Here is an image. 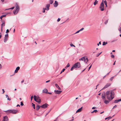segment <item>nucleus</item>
Here are the masks:
<instances>
[{
  "instance_id": "13d9d810",
  "label": "nucleus",
  "mask_w": 121,
  "mask_h": 121,
  "mask_svg": "<svg viewBox=\"0 0 121 121\" xmlns=\"http://www.w3.org/2000/svg\"><path fill=\"white\" fill-rule=\"evenodd\" d=\"M47 94H52V93H51V92H47Z\"/></svg>"
},
{
  "instance_id": "58836bf2",
  "label": "nucleus",
  "mask_w": 121,
  "mask_h": 121,
  "mask_svg": "<svg viewBox=\"0 0 121 121\" xmlns=\"http://www.w3.org/2000/svg\"><path fill=\"white\" fill-rule=\"evenodd\" d=\"M46 10V8H43V13H44L45 12V10Z\"/></svg>"
},
{
  "instance_id": "b1692460",
  "label": "nucleus",
  "mask_w": 121,
  "mask_h": 121,
  "mask_svg": "<svg viewBox=\"0 0 121 121\" xmlns=\"http://www.w3.org/2000/svg\"><path fill=\"white\" fill-rule=\"evenodd\" d=\"M118 40V39H114L113 40H112L111 41V43H112V42H115L116 41H117V40Z\"/></svg>"
},
{
  "instance_id": "2eb2a0df",
  "label": "nucleus",
  "mask_w": 121,
  "mask_h": 121,
  "mask_svg": "<svg viewBox=\"0 0 121 121\" xmlns=\"http://www.w3.org/2000/svg\"><path fill=\"white\" fill-rule=\"evenodd\" d=\"M20 69V67H19L18 66L17 67L15 71L14 72L15 73H17V72L18 70Z\"/></svg>"
},
{
  "instance_id": "c9c22d12",
  "label": "nucleus",
  "mask_w": 121,
  "mask_h": 121,
  "mask_svg": "<svg viewBox=\"0 0 121 121\" xmlns=\"http://www.w3.org/2000/svg\"><path fill=\"white\" fill-rule=\"evenodd\" d=\"M14 7H12V8H9V9H6V10H9V9H14Z\"/></svg>"
},
{
  "instance_id": "2f4dec72",
  "label": "nucleus",
  "mask_w": 121,
  "mask_h": 121,
  "mask_svg": "<svg viewBox=\"0 0 121 121\" xmlns=\"http://www.w3.org/2000/svg\"><path fill=\"white\" fill-rule=\"evenodd\" d=\"M74 66H73H73L71 67V69H70V70L71 71H72L73 69L74 68Z\"/></svg>"
},
{
  "instance_id": "aec40b11",
  "label": "nucleus",
  "mask_w": 121,
  "mask_h": 121,
  "mask_svg": "<svg viewBox=\"0 0 121 121\" xmlns=\"http://www.w3.org/2000/svg\"><path fill=\"white\" fill-rule=\"evenodd\" d=\"M8 37H5L4 38V42L5 43L7 42V39H8Z\"/></svg>"
},
{
  "instance_id": "79ce46f5",
  "label": "nucleus",
  "mask_w": 121,
  "mask_h": 121,
  "mask_svg": "<svg viewBox=\"0 0 121 121\" xmlns=\"http://www.w3.org/2000/svg\"><path fill=\"white\" fill-rule=\"evenodd\" d=\"M83 57H82L81 58H80L79 59V60H82V61H83Z\"/></svg>"
},
{
  "instance_id": "c03bdc74",
  "label": "nucleus",
  "mask_w": 121,
  "mask_h": 121,
  "mask_svg": "<svg viewBox=\"0 0 121 121\" xmlns=\"http://www.w3.org/2000/svg\"><path fill=\"white\" fill-rule=\"evenodd\" d=\"M70 45L71 47H75V46L73 44H70Z\"/></svg>"
},
{
  "instance_id": "a211bd4d",
  "label": "nucleus",
  "mask_w": 121,
  "mask_h": 121,
  "mask_svg": "<svg viewBox=\"0 0 121 121\" xmlns=\"http://www.w3.org/2000/svg\"><path fill=\"white\" fill-rule=\"evenodd\" d=\"M6 15H4L1 16L0 17V18L1 19V20H2V18L3 17H6Z\"/></svg>"
},
{
  "instance_id": "bb28decb",
  "label": "nucleus",
  "mask_w": 121,
  "mask_h": 121,
  "mask_svg": "<svg viewBox=\"0 0 121 121\" xmlns=\"http://www.w3.org/2000/svg\"><path fill=\"white\" fill-rule=\"evenodd\" d=\"M88 61V60L87 58H86V60L85 62L86 64H87Z\"/></svg>"
},
{
  "instance_id": "dca6fc26",
  "label": "nucleus",
  "mask_w": 121,
  "mask_h": 121,
  "mask_svg": "<svg viewBox=\"0 0 121 121\" xmlns=\"http://www.w3.org/2000/svg\"><path fill=\"white\" fill-rule=\"evenodd\" d=\"M48 92V90L46 89H44L43 91V92L45 93H47Z\"/></svg>"
},
{
  "instance_id": "f3484780",
  "label": "nucleus",
  "mask_w": 121,
  "mask_h": 121,
  "mask_svg": "<svg viewBox=\"0 0 121 121\" xmlns=\"http://www.w3.org/2000/svg\"><path fill=\"white\" fill-rule=\"evenodd\" d=\"M104 100V102L106 104H107L108 103H109V102L110 101H109V100Z\"/></svg>"
},
{
  "instance_id": "473e14b6",
  "label": "nucleus",
  "mask_w": 121,
  "mask_h": 121,
  "mask_svg": "<svg viewBox=\"0 0 121 121\" xmlns=\"http://www.w3.org/2000/svg\"><path fill=\"white\" fill-rule=\"evenodd\" d=\"M32 106L33 107V108L34 109H35V104H34L33 103H32Z\"/></svg>"
},
{
  "instance_id": "f8f14e48",
  "label": "nucleus",
  "mask_w": 121,
  "mask_h": 121,
  "mask_svg": "<svg viewBox=\"0 0 121 121\" xmlns=\"http://www.w3.org/2000/svg\"><path fill=\"white\" fill-rule=\"evenodd\" d=\"M50 6V5L49 4H47L46 6V7L47 8H46V10L47 11H48L49 10V8Z\"/></svg>"
},
{
  "instance_id": "5fc2aeb1",
  "label": "nucleus",
  "mask_w": 121,
  "mask_h": 121,
  "mask_svg": "<svg viewBox=\"0 0 121 121\" xmlns=\"http://www.w3.org/2000/svg\"><path fill=\"white\" fill-rule=\"evenodd\" d=\"M60 18H59L57 20V21L58 22L60 20Z\"/></svg>"
},
{
  "instance_id": "72a5a7b5",
  "label": "nucleus",
  "mask_w": 121,
  "mask_h": 121,
  "mask_svg": "<svg viewBox=\"0 0 121 121\" xmlns=\"http://www.w3.org/2000/svg\"><path fill=\"white\" fill-rule=\"evenodd\" d=\"M69 66L70 65L69 64V63H68L65 68L66 69L67 67H69Z\"/></svg>"
},
{
  "instance_id": "423d86ee",
  "label": "nucleus",
  "mask_w": 121,
  "mask_h": 121,
  "mask_svg": "<svg viewBox=\"0 0 121 121\" xmlns=\"http://www.w3.org/2000/svg\"><path fill=\"white\" fill-rule=\"evenodd\" d=\"M73 65L74 67V68H78L80 67V64L79 62H77Z\"/></svg>"
},
{
  "instance_id": "6e6d98bb",
  "label": "nucleus",
  "mask_w": 121,
  "mask_h": 121,
  "mask_svg": "<svg viewBox=\"0 0 121 121\" xmlns=\"http://www.w3.org/2000/svg\"><path fill=\"white\" fill-rule=\"evenodd\" d=\"M117 107V106L116 105H115L112 108V109H113L114 108H116Z\"/></svg>"
},
{
  "instance_id": "052dcab7",
  "label": "nucleus",
  "mask_w": 121,
  "mask_h": 121,
  "mask_svg": "<svg viewBox=\"0 0 121 121\" xmlns=\"http://www.w3.org/2000/svg\"><path fill=\"white\" fill-rule=\"evenodd\" d=\"M9 32V30L8 29H7L6 31V33H8Z\"/></svg>"
},
{
  "instance_id": "4d7b16f0",
  "label": "nucleus",
  "mask_w": 121,
  "mask_h": 121,
  "mask_svg": "<svg viewBox=\"0 0 121 121\" xmlns=\"http://www.w3.org/2000/svg\"><path fill=\"white\" fill-rule=\"evenodd\" d=\"M108 118V119L109 120L111 118H112V117H110V116H109V117H107Z\"/></svg>"
},
{
  "instance_id": "0eeeda50",
  "label": "nucleus",
  "mask_w": 121,
  "mask_h": 121,
  "mask_svg": "<svg viewBox=\"0 0 121 121\" xmlns=\"http://www.w3.org/2000/svg\"><path fill=\"white\" fill-rule=\"evenodd\" d=\"M49 105L47 103H45L42 105L40 106V107L43 108H45L48 107Z\"/></svg>"
},
{
  "instance_id": "6e6552de",
  "label": "nucleus",
  "mask_w": 121,
  "mask_h": 121,
  "mask_svg": "<svg viewBox=\"0 0 121 121\" xmlns=\"http://www.w3.org/2000/svg\"><path fill=\"white\" fill-rule=\"evenodd\" d=\"M8 117L5 116L3 117V121H8Z\"/></svg>"
},
{
  "instance_id": "cd10ccee",
  "label": "nucleus",
  "mask_w": 121,
  "mask_h": 121,
  "mask_svg": "<svg viewBox=\"0 0 121 121\" xmlns=\"http://www.w3.org/2000/svg\"><path fill=\"white\" fill-rule=\"evenodd\" d=\"M86 56L83 57V61L84 62H85V60H86Z\"/></svg>"
},
{
  "instance_id": "338daca9",
  "label": "nucleus",
  "mask_w": 121,
  "mask_h": 121,
  "mask_svg": "<svg viewBox=\"0 0 121 121\" xmlns=\"http://www.w3.org/2000/svg\"><path fill=\"white\" fill-rule=\"evenodd\" d=\"M2 68V65L0 64V69H1Z\"/></svg>"
},
{
  "instance_id": "4468645a",
  "label": "nucleus",
  "mask_w": 121,
  "mask_h": 121,
  "mask_svg": "<svg viewBox=\"0 0 121 121\" xmlns=\"http://www.w3.org/2000/svg\"><path fill=\"white\" fill-rule=\"evenodd\" d=\"M82 107L80 108L79 109H78L76 111V113H77L78 112H81L82 111Z\"/></svg>"
},
{
  "instance_id": "ea45409f",
  "label": "nucleus",
  "mask_w": 121,
  "mask_h": 121,
  "mask_svg": "<svg viewBox=\"0 0 121 121\" xmlns=\"http://www.w3.org/2000/svg\"><path fill=\"white\" fill-rule=\"evenodd\" d=\"M2 22L3 23V26H5L4 22L3 21H2Z\"/></svg>"
},
{
  "instance_id": "69168bd1",
  "label": "nucleus",
  "mask_w": 121,
  "mask_h": 121,
  "mask_svg": "<svg viewBox=\"0 0 121 121\" xmlns=\"http://www.w3.org/2000/svg\"><path fill=\"white\" fill-rule=\"evenodd\" d=\"M24 82V80H22V81L21 82V83H23Z\"/></svg>"
},
{
  "instance_id": "7c9ffc66",
  "label": "nucleus",
  "mask_w": 121,
  "mask_h": 121,
  "mask_svg": "<svg viewBox=\"0 0 121 121\" xmlns=\"http://www.w3.org/2000/svg\"><path fill=\"white\" fill-rule=\"evenodd\" d=\"M119 101H118V100H115L114 101V103H118L119 102Z\"/></svg>"
},
{
  "instance_id": "a19ab883",
  "label": "nucleus",
  "mask_w": 121,
  "mask_h": 121,
  "mask_svg": "<svg viewBox=\"0 0 121 121\" xmlns=\"http://www.w3.org/2000/svg\"><path fill=\"white\" fill-rule=\"evenodd\" d=\"M111 57L112 58H114V56L113 55H112L111 56Z\"/></svg>"
},
{
  "instance_id": "603ef678",
  "label": "nucleus",
  "mask_w": 121,
  "mask_h": 121,
  "mask_svg": "<svg viewBox=\"0 0 121 121\" xmlns=\"http://www.w3.org/2000/svg\"><path fill=\"white\" fill-rule=\"evenodd\" d=\"M101 44V42L100 41L99 42V43H98L97 44V45L98 46H99V44Z\"/></svg>"
},
{
  "instance_id": "f257e3e1",
  "label": "nucleus",
  "mask_w": 121,
  "mask_h": 121,
  "mask_svg": "<svg viewBox=\"0 0 121 121\" xmlns=\"http://www.w3.org/2000/svg\"><path fill=\"white\" fill-rule=\"evenodd\" d=\"M114 93L111 91H108L106 92V97L109 101L111 100L114 98Z\"/></svg>"
},
{
  "instance_id": "6ab92c4d",
  "label": "nucleus",
  "mask_w": 121,
  "mask_h": 121,
  "mask_svg": "<svg viewBox=\"0 0 121 121\" xmlns=\"http://www.w3.org/2000/svg\"><path fill=\"white\" fill-rule=\"evenodd\" d=\"M55 86L56 88H57L58 90H61L60 88V87L57 84H55Z\"/></svg>"
},
{
  "instance_id": "c85d7f7f",
  "label": "nucleus",
  "mask_w": 121,
  "mask_h": 121,
  "mask_svg": "<svg viewBox=\"0 0 121 121\" xmlns=\"http://www.w3.org/2000/svg\"><path fill=\"white\" fill-rule=\"evenodd\" d=\"M53 1L52 0H49V3L51 4H52L53 3Z\"/></svg>"
},
{
  "instance_id": "f704fd0d",
  "label": "nucleus",
  "mask_w": 121,
  "mask_h": 121,
  "mask_svg": "<svg viewBox=\"0 0 121 121\" xmlns=\"http://www.w3.org/2000/svg\"><path fill=\"white\" fill-rule=\"evenodd\" d=\"M114 76H113V77H112L110 79V80L111 81H112V80H113V79L114 78Z\"/></svg>"
},
{
  "instance_id": "680f3d73",
  "label": "nucleus",
  "mask_w": 121,
  "mask_h": 121,
  "mask_svg": "<svg viewBox=\"0 0 121 121\" xmlns=\"http://www.w3.org/2000/svg\"><path fill=\"white\" fill-rule=\"evenodd\" d=\"M96 108L95 107H93L92 108V109H94Z\"/></svg>"
},
{
  "instance_id": "ddd939ff",
  "label": "nucleus",
  "mask_w": 121,
  "mask_h": 121,
  "mask_svg": "<svg viewBox=\"0 0 121 121\" xmlns=\"http://www.w3.org/2000/svg\"><path fill=\"white\" fill-rule=\"evenodd\" d=\"M111 85V84L110 83H107L106 85H105L104 87L103 88V89L107 88L109 86Z\"/></svg>"
},
{
  "instance_id": "09e8293b",
  "label": "nucleus",
  "mask_w": 121,
  "mask_h": 121,
  "mask_svg": "<svg viewBox=\"0 0 121 121\" xmlns=\"http://www.w3.org/2000/svg\"><path fill=\"white\" fill-rule=\"evenodd\" d=\"M102 52H101L100 53H99L96 56L97 57H98L99 56L101 53Z\"/></svg>"
},
{
  "instance_id": "774afa93",
  "label": "nucleus",
  "mask_w": 121,
  "mask_h": 121,
  "mask_svg": "<svg viewBox=\"0 0 121 121\" xmlns=\"http://www.w3.org/2000/svg\"><path fill=\"white\" fill-rule=\"evenodd\" d=\"M118 101H119H119H121V99H118Z\"/></svg>"
},
{
  "instance_id": "de8ad7c7",
  "label": "nucleus",
  "mask_w": 121,
  "mask_h": 121,
  "mask_svg": "<svg viewBox=\"0 0 121 121\" xmlns=\"http://www.w3.org/2000/svg\"><path fill=\"white\" fill-rule=\"evenodd\" d=\"M84 29V28H82L79 30L80 32V31L83 30Z\"/></svg>"
},
{
  "instance_id": "c756f323",
  "label": "nucleus",
  "mask_w": 121,
  "mask_h": 121,
  "mask_svg": "<svg viewBox=\"0 0 121 121\" xmlns=\"http://www.w3.org/2000/svg\"><path fill=\"white\" fill-rule=\"evenodd\" d=\"M104 3L105 5H106V7H107V2L106 0L104 1Z\"/></svg>"
},
{
  "instance_id": "0e129e2a",
  "label": "nucleus",
  "mask_w": 121,
  "mask_h": 121,
  "mask_svg": "<svg viewBox=\"0 0 121 121\" xmlns=\"http://www.w3.org/2000/svg\"><path fill=\"white\" fill-rule=\"evenodd\" d=\"M33 98V96H32L31 97V100Z\"/></svg>"
},
{
  "instance_id": "49530a36",
  "label": "nucleus",
  "mask_w": 121,
  "mask_h": 121,
  "mask_svg": "<svg viewBox=\"0 0 121 121\" xmlns=\"http://www.w3.org/2000/svg\"><path fill=\"white\" fill-rule=\"evenodd\" d=\"M24 105L23 104V103L22 102H21V105L22 106H23Z\"/></svg>"
},
{
  "instance_id": "3c124183",
  "label": "nucleus",
  "mask_w": 121,
  "mask_h": 121,
  "mask_svg": "<svg viewBox=\"0 0 121 121\" xmlns=\"http://www.w3.org/2000/svg\"><path fill=\"white\" fill-rule=\"evenodd\" d=\"M3 26V23H2V24H1V30L2 31V28Z\"/></svg>"
},
{
  "instance_id": "37998d69",
  "label": "nucleus",
  "mask_w": 121,
  "mask_h": 121,
  "mask_svg": "<svg viewBox=\"0 0 121 121\" xmlns=\"http://www.w3.org/2000/svg\"><path fill=\"white\" fill-rule=\"evenodd\" d=\"M108 20H106L105 21V23H104L105 24H106L108 23Z\"/></svg>"
},
{
  "instance_id": "bf43d9fd",
  "label": "nucleus",
  "mask_w": 121,
  "mask_h": 121,
  "mask_svg": "<svg viewBox=\"0 0 121 121\" xmlns=\"http://www.w3.org/2000/svg\"><path fill=\"white\" fill-rule=\"evenodd\" d=\"M8 34H7L5 35V37H8Z\"/></svg>"
},
{
  "instance_id": "e433bc0d",
  "label": "nucleus",
  "mask_w": 121,
  "mask_h": 121,
  "mask_svg": "<svg viewBox=\"0 0 121 121\" xmlns=\"http://www.w3.org/2000/svg\"><path fill=\"white\" fill-rule=\"evenodd\" d=\"M65 70V69L64 68L61 71V72L60 73V74H61L62 72H64Z\"/></svg>"
},
{
  "instance_id": "a878e982",
  "label": "nucleus",
  "mask_w": 121,
  "mask_h": 121,
  "mask_svg": "<svg viewBox=\"0 0 121 121\" xmlns=\"http://www.w3.org/2000/svg\"><path fill=\"white\" fill-rule=\"evenodd\" d=\"M97 111H98L97 110L95 109V110H94L91 113H93L94 112L96 113Z\"/></svg>"
},
{
  "instance_id": "393cba45",
  "label": "nucleus",
  "mask_w": 121,
  "mask_h": 121,
  "mask_svg": "<svg viewBox=\"0 0 121 121\" xmlns=\"http://www.w3.org/2000/svg\"><path fill=\"white\" fill-rule=\"evenodd\" d=\"M107 43H107V42H103V44H102L103 45V46L105 45H106V44H107Z\"/></svg>"
},
{
  "instance_id": "e2e57ef3",
  "label": "nucleus",
  "mask_w": 121,
  "mask_h": 121,
  "mask_svg": "<svg viewBox=\"0 0 121 121\" xmlns=\"http://www.w3.org/2000/svg\"><path fill=\"white\" fill-rule=\"evenodd\" d=\"M2 36L1 34V33L0 32V39L1 38Z\"/></svg>"
},
{
  "instance_id": "20e7f679",
  "label": "nucleus",
  "mask_w": 121,
  "mask_h": 121,
  "mask_svg": "<svg viewBox=\"0 0 121 121\" xmlns=\"http://www.w3.org/2000/svg\"><path fill=\"white\" fill-rule=\"evenodd\" d=\"M34 99L35 101L40 103L41 100L39 96H36L35 95H34Z\"/></svg>"
},
{
  "instance_id": "5701e85b",
  "label": "nucleus",
  "mask_w": 121,
  "mask_h": 121,
  "mask_svg": "<svg viewBox=\"0 0 121 121\" xmlns=\"http://www.w3.org/2000/svg\"><path fill=\"white\" fill-rule=\"evenodd\" d=\"M98 3V1L97 0H95V1L94 3V5H95Z\"/></svg>"
},
{
  "instance_id": "39448f33",
  "label": "nucleus",
  "mask_w": 121,
  "mask_h": 121,
  "mask_svg": "<svg viewBox=\"0 0 121 121\" xmlns=\"http://www.w3.org/2000/svg\"><path fill=\"white\" fill-rule=\"evenodd\" d=\"M103 1L101 3L99 8L100 10L101 11H103L104 10V4L103 2Z\"/></svg>"
},
{
  "instance_id": "864d4df0",
  "label": "nucleus",
  "mask_w": 121,
  "mask_h": 121,
  "mask_svg": "<svg viewBox=\"0 0 121 121\" xmlns=\"http://www.w3.org/2000/svg\"><path fill=\"white\" fill-rule=\"evenodd\" d=\"M79 32H80V31H79V30H78V31L77 32H76L74 34L78 33H79Z\"/></svg>"
},
{
  "instance_id": "412c9836",
  "label": "nucleus",
  "mask_w": 121,
  "mask_h": 121,
  "mask_svg": "<svg viewBox=\"0 0 121 121\" xmlns=\"http://www.w3.org/2000/svg\"><path fill=\"white\" fill-rule=\"evenodd\" d=\"M5 96L6 98H7V99L9 101H10L11 100V99L10 98H9V96L7 95H6Z\"/></svg>"
},
{
  "instance_id": "9b49d317",
  "label": "nucleus",
  "mask_w": 121,
  "mask_h": 121,
  "mask_svg": "<svg viewBox=\"0 0 121 121\" xmlns=\"http://www.w3.org/2000/svg\"><path fill=\"white\" fill-rule=\"evenodd\" d=\"M53 4L54 6L55 7H57L58 5V2L57 1H55V3Z\"/></svg>"
},
{
  "instance_id": "7ed1b4c3",
  "label": "nucleus",
  "mask_w": 121,
  "mask_h": 121,
  "mask_svg": "<svg viewBox=\"0 0 121 121\" xmlns=\"http://www.w3.org/2000/svg\"><path fill=\"white\" fill-rule=\"evenodd\" d=\"M15 9V10L13 11V14L15 15L17 14L18 13L19 10V7L17 3L16 4Z\"/></svg>"
},
{
  "instance_id": "9d476101",
  "label": "nucleus",
  "mask_w": 121,
  "mask_h": 121,
  "mask_svg": "<svg viewBox=\"0 0 121 121\" xmlns=\"http://www.w3.org/2000/svg\"><path fill=\"white\" fill-rule=\"evenodd\" d=\"M102 99L103 100H105V93H102L101 95Z\"/></svg>"
},
{
  "instance_id": "4c0bfd02",
  "label": "nucleus",
  "mask_w": 121,
  "mask_h": 121,
  "mask_svg": "<svg viewBox=\"0 0 121 121\" xmlns=\"http://www.w3.org/2000/svg\"><path fill=\"white\" fill-rule=\"evenodd\" d=\"M118 30L119 31L120 33H121V27H120L118 29Z\"/></svg>"
},
{
  "instance_id": "4be33fe9",
  "label": "nucleus",
  "mask_w": 121,
  "mask_h": 121,
  "mask_svg": "<svg viewBox=\"0 0 121 121\" xmlns=\"http://www.w3.org/2000/svg\"><path fill=\"white\" fill-rule=\"evenodd\" d=\"M40 106L37 105L36 107V109L37 110H38L40 108Z\"/></svg>"
},
{
  "instance_id": "8fccbe9b",
  "label": "nucleus",
  "mask_w": 121,
  "mask_h": 121,
  "mask_svg": "<svg viewBox=\"0 0 121 121\" xmlns=\"http://www.w3.org/2000/svg\"><path fill=\"white\" fill-rule=\"evenodd\" d=\"M91 66H92V65H91L88 68V70L89 71L90 69L91 68Z\"/></svg>"
},
{
  "instance_id": "f03ea898",
  "label": "nucleus",
  "mask_w": 121,
  "mask_h": 121,
  "mask_svg": "<svg viewBox=\"0 0 121 121\" xmlns=\"http://www.w3.org/2000/svg\"><path fill=\"white\" fill-rule=\"evenodd\" d=\"M6 113L9 114L11 113L14 114H16L18 112V110L16 109H10L4 111Z\"/></svg>"
},
{
  "instance_id": "a18cd8bd",
  "label": "nucleus",
  "mask_w": 121,
  "mask_h": 121,
  "mask_svg": "<svg viewBox=\"0 0 121 121\" xmlns=\"http://www.w3.org/2000/svg\"><path fill=\"white\" fill-rule=\"evenodd\" d=\"M51 110H50L48 113H47L45 116V117H46V116L48 114L49 112H50Z\"/></svg>"
},
{
  "instance_id": "1a4fd4ad",
  "label": "nucleus",
  "mask_w": 121,
  "mask_h": 121,
  "mask_svg": "<svg viewBox=\"0 0 121 121\" xmlns=\"http://www.w3.org/2000/svg\"><path fill=\"white\" fill-rule=\"evenodd\" d=\"M61 92H62V91H59V90H55L54 91V92L56 94H60Z\"/></svg>"
}]
</instances>
